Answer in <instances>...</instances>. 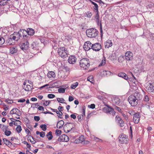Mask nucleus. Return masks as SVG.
Returning a JSON list of instances; mask_svg holds the SVG:
<instances>
[{
  "instance_id": "45",
  "label": "nucleus",
  "mask_w": 154,
  "mask_h": 154,
  "mask_svg": "<svg viewBox=\"0 0 154 154\" xmlns=\"http://www.w3.org/2000/svg\"><path fill=\"white\" fill-rule=\"evenodd\" d=\"M64 139L63 141L64 142H67L69 140V137L67 136L65 134H64Z\"/></svg>"
},
{
  "instance_id": "60",
  "label": "nucleus",
  "mask_w": 154,
  "mask_h": 154,
  "mask_svg": "<svg viewBox=\"0 0 154 154\" xmlns=\"http://www.w3.org/2000/svg\"><path fill=\"white\" fill-rule=\"evenodd\" d=\"M12 40L10 38V37H9L7 41L8 42V43L9 44V45H11L12 44V43L11 42L12 41Z\"/></svg>"
},
{
  "instance_id": "31",
  "label": "nucleus",
  "mask_w": 154,
  "mask_h": 154,
  "mask_svg": "<svg viewBox=\"0 0 154 154\" xmlns=\"http://www.w3.org/2000/svg\"><path fill=\"white\" fill-rule=\"evenodd\" d=\"M64 134H63L61 136H60L57 139V140L58 141H62L64 142L63 140L64 139Z\"/></svg>"
},
{
  "instance_id": "12",
  "label": "nucleus",
  "mask_w": 154,
  "mask_h": 154,
  "mask_svg": "<svg viewBox=\"0 0 154 154\" xmlns=\"http://www.w3.org/2000/svg\"><path fill=\"white\" fill-rule=\"evenodd\" d=\"M133 121L135 123H138L140 120V116L138 112L135 113L134 115Z\"/></svg>"
},
{
  "instance_id": "10",
  "label": "nucleus",
  "mask_w": 154,
  "mask_h": 154,
  "mask_svg": "<svg viewBox=\"0 0 154 154\" xmlns=\"http://www.w3.org/2000/svg\"><path fill=\"white\" fill-rule=\"evenodd\" d=\"M92 46V49L95 51H98L101 48V45L98 43H97L94 44H93Z\"/></svg>"
},
{
  "instance_id": "56",
  "label": "nucleus",
  "mask_w": 154,
  "mask_h": 154,
  "mask_svg": "<svg viewBox=\"0 0 154 154\" xmlns=\"http://www.w3.org/2000/svg\"><path fill=\"white\" fill-rule=\"evenodd\" d=\"M88 107L90 108L93 109L95 107V105L94 104H92L90 105H88Z\"/></svg>"
},
{
  "instance_id": "6",
  "label": "nucleus",
  "mask_w": 154,
  "mask_h": 154,
  "mask_svg": "<svg viewBox=\"0 0 154 154\" xmlns=\"http://www.w3.org/2000/svg\"><path fill=\"white\" fill-rule=\"evenodd\" d=\"M128 140V137L124 134H121L119 137V142L121 143H127Z\"/></svg>"
},
{
  "instance_id": "14",
  "label": "nucleus",
  "mask_w": 154,
  "mask_h": 154,
  "mask_svg": "<svg viewBox=\"0 0 154 154\" xmlns=\"http://www.w3.org/2000/svg\"><path fill=\"white\" fill-rule=\"evenodd\" d=\"M11 114H15L18 116H20L21 113L19 110L17 108H13L10 112Z\"/></svg>"
},
{
  "instance_id": "28",
  "label": "nucleus",
  "mask_w": 154,
  "mask_h": 154,
  "mask_svg": "<svg viewBox=\"0 0 154 154\" xmlns=\"http://www.w3.org/2000/svg\"><path fill=\"white\" fill-rule=\"evenodd\" d=\"M17 49L16 47H13L11 48L10 50V53L12 54H14L17 52Z\"/></svg>"
},
{
  "instance_id": "3",
  "label": "nucleus",
  "mask_w": 154,
  "mask_h": 154,
  "mask_svg": "<svg viewBox=\"0 0 154 154\" xmlns=\"http://www.w3.org/2000/svg\"><path fill=\"white\" fill-rule=\"evenodd\" d=\"M89 60L86 58H83L80 61L79 65L81 68L84 69H88L90 64Z\"/></svg>"
},
{
  "instance_id": "34",
  "label": "nucleus",
  "mask_w": 154,
  "mask_h": 154,
  "mask_svg": "<svg viewBox=\"0 0 154 154\" xmlns=\"http://www.w3.org/2000/svg\"><path fill=\"white\" fill-rule=\"evenodd\" d=\"M5 134L7 136H9L11 134V132L9 130H6V128L5 127Z\"/></svg>"
},
{
  "instance_id": "38",
  "label": "nucleus",
  "mask_w": 154,
  "mask_h": 154,
  "mask_svg": "<svg viewBox=\"0 0 154 154\" xmlns=\"http://www.w3.org/2000/svg\"><path fill=\"white\" fill-rule=\"evenodd\" d=\"M16 130L17 133H20L22 130L21 126L20 125H18L16 128Z\"/></svg>"
},
{
  "instance_id": "15",
  "label": "nucleus",
  "mask_w": 154,
  "mask_h": 154,
  "mask_svg": "<svg viewBox=\"0 0 154 154\" xmlns=\"http://www.w3.org/2000/svg\"><path fill=\"white\" fill-rule=\"evenodd\" d=\"M76 60V58L74 56H70L68 59V62L71 64H74L75 63Z\"/></svg>"
},
{
  "instance_id": "54",
  "label": "nucleus",
  "mask_w": 154,
  "mask_h": 154,
  "mask_svg": "<svg viewBox=\"0 0 154 154\" xmlns=\"http://www.w3.org/2000/svg\"><path fill=\"white\" fill-rule=\"evenodd\" d=\"M82 114L84 116H85V106L82 107Z\"/></svg>"
},
{
  "instance_id": "42",
  "label": "nucleus",
  "mask_w": 154,
  "mask_h": 154,
  "mask_svg": "<svg viewBox=\"0 0 154 154\" xmlns=\"http://www.w3.org/2000/svg\"><path fill=\"white\" fill-rule=\"evenodd\" d=\"M92 15L91 12L90 11L87 12L86 13V16L88 18H91Z\"/></svg>"
},
{
  "instance_id": "29",
  "label": "nucleus",
  "mask_w": 154,
  "mask_h": 154,
  "mask_svg": "<svg viewBox=\"0 0 154 154\" xmlns=\"http://www.w3.org/2000/svg\"><path fill=\"white\" fill-rule=\"evenodd\" d=\"M46 136L49 140H51L53 138L52 133L51 131H49L46 135Z\"/></svg>"
},
{
  "instance_id": "4",
  "label": "nucleus",
  "mask_w": 154,
  "mask_h": 154,
  "mask_svg": "<svg viewBox=\"0 0 154 154\" xmlns=\"http://www.w3.org/2000/svg\"><path fill=\"white\" fill-rule=\"evenodd\" d=\"M58 53L60 56L62 58H65L68 57V51L64 47L59 48L58 49Z\"/></svg>"
},
{
  "instance_id": "21",
  "label": "nucleus",
  "mask_w": 154,
  "mask_h": 154,
  "mask_svg": "<svg viewBox=\"0 0 154 154\" xmlns=\"http://www.w3.org/2000/svg\"><path fill=\"white\" fill-rule=\"evenodd\" d=\"M47 76L49 78H54L55 76V75L54 72L49 71L48 72Z\"/></svg>"
},
{
  "instance_id": "11",
  "label": "nucleus",
  "mask_w": 154,
  "mask_h": 154,
  "mask_svg": "<svg viewBox=\"0 0 154 154\" xmlns=\"http://www.w3.org/2000/svg\"><path fill=\"white\" fill-rule=\"evenodd\" d=\"M125 58L127 60H132L133 58V54L129 51H127L125 54Z\"/></svg>"
},
{
  "instance_id": "18",
  "label": "nucleus",
  "mask_w": 154,
  "mask_h": 154,
  "mask_svg": "<svg viewBox=\"0 0 154 154\" xmlns=\"http://www.w3.org/2000/svg\"><path fill=\"white\" fill-rule=\"evenodd\" d=\"M118 75L119 77L123 78L126 80H127L128 79V77L127 75L124 72L119 73Z\"/></svg>"
},
{
  "instance_id": "40",
  "label": "nucleus",
  "mask_w": 154,
  "mask_h": 154,
  "mask_svg": "<svg viewBox=\"0 0 154 154\" xmlns=\"http://www.w3.org/2000/svg\"><path fill=\"white\" fill-rule=\"evenodd\" d=\"M66 88H60L58 89V91L60 93H64Z\"/></svg>"
},
{
  "instance_id": "49",
  "label": "nucleus",
  "mask_w": 154,
  "mask_h": 154,
  "mask_svg": "<svg viewBox=\"0 0 154 154\" xmlns=\"http://www.w3.org/2000/svg\"><path fill=\"white\" fill-rule=\"evenodd\" d=\"M48 97L49 98H53L55 97V95L53 94H49L48 95Z\"/></svg>"
},
{
  "instance_id": "39",
  "label": "nucleus",
  "mask_w": 154,
  "mask_h": 154,
  "mask_svg": "<svg viewBox=\"0 0 154 154\" xmlns=\"http://www.w3.org/2000/svg\"><path fill=\"white\" fill-rule=\"evenodd\" d=\"M61 132V130L56 129L55 131V134L57 136H59L60 135Z\"/></svg>"
},
{
  "instance_id": "63",
  "label": "nucleus",
  "mask_w": 154,
  "mask_h": 154,
  "mask_svg": "<svg viewBox=\"0 0 154 154\" xmlns=\"http://www.w3.org/2000/svg\"><path fill=\"white\" fill-rule=\"evenodd\" d=\"M38 109L39 110H42V111H44V108L42 106H39L38 107Z\"/></svg>"
},
{
  "instance_id": "46",
  "label": "nucleus",
  "mask_w": 154,
  "mask_h": 154,
  "mask_svg": "<svg viewBox=\"0 0 154 154\" xmlns=\"http://www.w3.org/2000/svg\"><path fill=\"white\" fill-rule=\"evenodd\" d=\"M83 115H79L78 116V119L79 122H80L83 119Z\"/></svg>"
},
{
  "instance_id": "35",
  "label": "nucleus",
  "mask_w": 154,
  "mask_h": 154,
  "mask_svg": "<svg viewBox=\"0 0 154 154\" xmlns=\"http://www.w3.org/2000/svg\"><path fill=\"white\" fill-rule=\"evenodd\" d=\"M41 128H42L43 131H45L47 129V126L45 124H42L40 126Z\"/></svg>"
},
{
  "instance_id": "44",
  "label": "nucleus",
  "mask_w": 154,
  "mask_h": 154,
  "mask_svg": "<svg viewBox=\"0 0 154 154\" xmlns=\"http://www.w3.org/2000/svg\"><path fill=\"white\" fill-rule=\"evenodd\" d=\"M10 38H11L12 40H13L14 41H17L15 35H11L10 36Z\"/></svg>"
},
{
  "instance_id": "59",
  "label": "nucleus",
  "mask_w": 154,
  "mask_h": 154,
  "mask_svg": "<svg viewBox=\"0 0 154 154\" xmlns=\"http://www.w3.org/2000/svg\"><path fill=\"white\" fill-rule=\"evenodd\" d=\"M50 103V101H46L45 102L43 103L44 105L45 106H47L49 105Z\"/></svg>"
},
{
  "instance_id": "37",
  "label": "nucleus",
  "mask_w": 154,
  "mask_h": 154,
  "mask_svg": "<svg viewBox=\"0 0 154 154\" xmlns=\"http://www.w3.org/2000/svg\"><path fill=\"white\" fill-rule=\"evenodd\" d=\"M111 58V59L112 60H115L116 59V55L115 53H112L110 56L109 57Z\"/></svg>"
},
{
  "instance_id": "51",
  "label": "nucleus",
  "mask_w": 154,
  "mask_h": 154,
  "mask_svg": "<svg viewBox=\"0 0 154 154\" xmlns=\"http://www.w3.org/2000/svg\"><path fill=\"white\" fill-rule=\"evenodd\" d=\"M100 32L101 33V37H102V36H103V34H102L103 29H102V26L101 21H100Z\"/></svg>"
},
{
  "instance_id": "32",
  "label": "nucleus",
  "mask_w": 154,
  "mask_h": 154,
  "mask_svg": "<svg viewBox=\"0 0 154 154\" xmlns=\"http://www.w3.org/2000/svg\"><path fill=\"white\" fill-rule=\"evenodd\" d=\"M24 41H27L29 42V41L32 39L31 36L28 35L26 36L23 38Z\"/></svg>"
},
{
  "instance_id": "2",
  "label": "nucleus",
  "mask_w": 154,
  "mask_h": 154,
  "mask_svg": "<svg viewBox=\"0 0 154 154\" xmlns=\"http://www.w3.org/2000/svg\"><path fill=\"white\" fill-rule=\"evenodd\" d=\"M138 97H137V94L135 95H131L128 98V101L130 104L132 106H136L138 101Z\"/></svg>"
},
{
  "instance_id": "62",
  "label": "nucleus",
  "mask_w": 154,
  "mask_h": 154,
  "mask_svg": "<svg viewBox=\"0 0 154 154\" xmlns=\"http://www.w3.org/2000/svg\"><path fill=\"white\" fill-rule=\"evenodd\" d=\"M6 102L8 103H12L13 102V101L12 100H6Z\"/></svg>"
},
{
  "instance_id": "55",
  "label": "nucleus",
  "mask_w": 154,
  "mask_h": 154,
  "mask_svg": "<svg viewBox=\"0 0 154 154\" xmlns=\"http://www.w3.org/2000/svg\"><path fill=\"white\" fill-rule=\"evenodd\" d=\"M34 119L36 121H38L40 119V117L38 116H35Z\"/></svg>"
},
{
  "instance_id": "27",
  "label": "nucleus",
  "mask_w": 154,
  "mask_h": 154,
  "mask_svg": "<svg viewBox=\"0 0 154 154\" xmlns=\"http://www.w3.org/2000/svg\"><path fill=\"white\" fill-rule=\"evenodd\" d=\"M31 47L34 50H36L38 49L37 45L35 42H33L32 44Z\"/></svg>"
},
{
  "instance_id": "23",
  "label": "nucleus",
  "mask_w": 154,
  "mask_h": 154,
  "mask_svg": "<svg viewBox=\"0 0 154 154\" xmlns=\"http://www.w3.org/2000/svg\"><path fill=\"white\" fill-rule=\"evenodd\" d=\"M112 42L111 40H108L105 43V48H109V47H110L112 46Z\"/></svg>"
},
{
  "instance_id": "48",
  "label": "nucleus",
  "mask_w": 154,
  "mask_h": 154,
  "mask_svg": "<svg viewBox=\"0 0 154 154\" xmlns=\"http://www.w3.org/2000/svg\"><path fill=\"white\" fill-rule=\"evenodd\" d=\"M64 129L65 132L66 133H68L71 131V130L70 129V128L68 129V128H66L64 127Z\"/></svg>"
},
{
  "instance_id": "13",
  "label": "nucleus",
  "mask_w": 154,
  "mask_h": 154,
  "mask_svg": "<svg viewBox=\"0 0 154 154\" xmlns=\"http://www.w3.org/2000/svg\"><path fill=\"white\" fill-rule=\"evenodd\" d=\"M146 89L149 92H154V84L153 82L152 84L149 83V85L146 87Z\"/></svg>"
},
{
  "instance_id": "36",
  "label": "nucleus",
  "mask_w": 154,
  "mask_h": 154,
  "mask_svg": "<svg viewBox=\"0 0 154 154\" xmlns=\"http://www.w3.org/2000/svg\"><path fill=\"white\" fill-rule=\"evenodd\" d=\"M5 42V39L2 36H0V45L3 44Z\"/></svg>"
},
{
  "instance_id": "9",
  "label": "nucleus",
  "mask_w": 154,
  "mask_h": 154,
  "mask_svg": "<svg viewBox=\"0 0 154 154\" xmlns=\"http://www.w3.org/2000/svg\"><path fill=\"white\" fill-rule=\"evenodd\" d=\"M115 120L116 122L121 127H122L124 126V123L122 119L120 117L118 116H116Z\"/></svg>"
},
{
  "instance_id": "1",
  "label": "nucleus",
  "mask_w": 154,
  "mask_h": 154,
  "mask_svg": "<svg viewBox=\"0 0 154 154\" xmlns=\"http://www.w3.org/2000/svg\"><path fill=\"white\" fill-rule=\"evenodd\" d=\"M98 31L94 28L88 29L86 31L87 36L91 38L96 37L98 35Z\"/></svg>"
},
{
  "instance_id": "17",
  "label": "nucleus",
  "mask_w": 154,
  "mask_h": 154,
  "mask_svg": "<svg viewBox=\"0 0 154 154\" xmlns=\"http://www.w3.org/2000/svg\"><path fill=\"white\" fill-rule=\"evenodd\" d=\"M121 102L120 99L118 97H115L113 100V104L119 106V103Z\"/></svg>"
},
{
  "instance_id": "64",
  "label": "nucleus",
  "mask_w": 154,
  "mask_h": 154,
  "mask_svg": "<svg viewBox=\"0 0 154 154\" xmlns=\"http://www.w3.org/2000/svg\"><path fill=\"white\" fill-rule=\"evenodd\" d=\"M25 99H20L19 100H18V102H20V103H22L25 102Z\"/></svg>"
},
{
  "instance_id": "5",
  "label": "nucleus",
  "mask_w": 154,
  "mask_h": 154,
  "mask_svg": "<svg viewBox=\"0 0 154 154\" xmlns=\"http://www.w3.org/2000/svg\"><path fill=\"white\" fill-rule=\"evenodd\" d=\"M107 107H105L103 109L104 112L112 114L113 116L115 115L116 112L109 105H107Z\"/></svg>"
},
{
  "instance_id": "50",
  "label": "nucleus",
  "mask_w": 154,
  "mask_h": 154,
  "mask_svg": "<svg viewBox=\"0 0 154 154\" xmlns=\"http://www.w3.org/2000/svg\"><path fill=\"white\" fill-rule=\"evenodd\" d=\"M38 106L39 105L38 103H33L31 106V107L33 108H37Z\"/></svg>"
},
{
  "instance_id": "52",
  "label": "nucleus",
  "mask_w": 154,
  "mask_h": 154,
  "mask_svg": "<svg viewBox=\"0 0 154 154\" xmlns=\"http://www.w3.org/2000/svg\"><path fill=\"white\" fill-rule=\"evenodd\" d=\"M15 121H16L18 122H19V123H14V125H15L17 126H18V125H20L21 124V122L20 121V120H15Z\"/></svg>"
},
{
  "instance_id": "61",
  "label": "nucleus",
  "mask_w": 154,
  "mask_h": 154,
  "mask_svg": "<svg viewBox=\"0 0 154 154\" xmlns=\"http://www.w3.org/2000/svg\"><path fill=\"white\" fill-rule=\"evenodd\" d=\"M74 100V98L73 97L70 96L69 97V102H71Z\"/></svg>"
},
{
  "instance_id": "24",
  "label": "nucleus",
  "mask_w": 154,
  "mask_h": 154,
  "mask_svg": "<svg viewBox=\"0 0 154 154\" xmlns=\"http://www.w3.org/2000/svg\"><path fill=\"white\" fill-rule=\"evenodd\" d=\"M26 91H31L33 88L32 87L31 88V87L29 85L27 84L26 85L24 86L23 88Z\"/></svg>"
},
{
  "instance_id": "19",
  "label": "nucleus",
  "mask_w": 154,
  "mask_h": 154,
  "mask_svg": "<svg viewBox=\"0 0 154 154\" xmlns=\"http://www.w3.org/2000/svg\"><path fill=\"white\" fill-rule=\"evenodd\" d=\"M26 30L28 35L30 36L33 35L35 33L34 30L32 29L29 28L27 29Z\"/></svg>"
},
{
  "instance_id": "41",
  "label": "nucleus",
  "mask_w": 154,
  "mask_h": 154,
  "mask_svg": "<svg viewBox=\"0 0 154 154\" xmlns=\"http://www.w3.org/2000/svg\"><path fill=\"white\" fill-rule=\"evenodd\" d=\"M96 13L94 16V18L96 20L100 19V16L99 15V11H96Z\"/></svg>"
},
{
  "instance_id": "33",
  "label": "nucleus",
  "mask_w": 154,
  "mask_h": 154,
  "mask_svg": "<svg viewBox=\"0 0 154 154\" xmlns=\"http://www.w3.org/2000/svg\"><path fill=\"white\" fill-rule=\"evenodd\" d=\"M57 100L58 102L61 103H65L66 104V103L65 102H63V101H64L65 100L63 98H57Z\"/></svg>"
},
{
  "instance_id": "57",
  "label": "nucleus",
  "mask_w": 154,
  "mask_h": 154,
  "mask_svg": "<svg viewBox=\"0 0 154 154\" xmlns=\"http://www.w3.org/2000/svg\"><path fill=\"white\" fill-rule=\"evenodd\" d=\"M63 69L66 71H69L70 70V69L67 66H64Z\"/></svg>"
},
{
  "instance_id": "30",
  "label": "nucleus",
  "mask_w": 154,
  "mask_h": 154,
  "mask_svg": "<svg viewBox=\"0 0 154 154\" xmlns=\"http://www.w3.org/2000/svg\"><path fill=\"white\" fill-rule=\"evenodd\" d=\"M7 0H2L0 2V6H4L6 5L7 3H8Z\"/></svg>"
},
{
  "instance_id": "8",
  "label": "nucleus",
  "mask_w": 154,
  "mask_h": 154,
  "mask_svg": "<svg viewBox=\"0 0 154 154\" xmlns=\"http://www.w3.org/2000/svg\"><path fill=\"white\" fill-rule=\"evenodd\" d=\"M93 44H91L90 41H87L86 42L83 46L84 49L86 51H88L91 48L92 49V46Z\"/></svg>"
},
{
  "instance_id": "47",
  "label": "nucleus",
  "mask_w": 154,
  "mask_h": 154,
  "mask_svg": "<svg viewBox=\"0 0 154 154\" xmlns=\"http://www.w3.org/2000/svg\"><path fill=\"white\" fill-rule=\"evenodd\" d=\"M115 106V109L117 110L120 113L122 112V110L120 107L116 106Z\"/></svg>"
},
{
  "instance_id": "22",
  "label": "nucleus",
  "mask_w": 154,
  "mask_h": 154,
  "mask_svg": "<svg viewBox=\"0 0 154 154\" xmlns=\"http://www.w3.org/2000/svg\"><path fill=\"white\" fill-rule=\"evenodd\" d=\"M74 125V124L72 123H67L65 125L64 127L66 128H68V129L70 128L71 130L73 128Z\"/></svg>"
},
{
  "instance_id": "20",
  "label": "nucleus",
  "mask_w": 154,
  "mask_h": 154,
  "mask_svg": "<svg viewBox=\"0 0 154 154\" xmlns=\"http://www.w3.org/2000/svg\"><path fill=\"white\" fill-rule=\"evenodd\" d=\"M64 122L62 120L59 121L57 124V127L58 128H60L64 125Z\"/></svg>"
},
{
  "instance_id": "7",
  "label": "nucleus",
  "mask_w": 154,
  "mask_h": 154,
  "mask_svg": "<svg viewBox=\"0 0 154 154\" xmlns=\"http://www.w3.org/2000/svg\"><path fill=\"white\" fill-rule=\"evenodd\" d=\"M29 47V42L27 41H23V42L20 46V48L24 51H25L28 49Z\"/></svg>"
},
{
  "instance_id": "25",
  "label": "nucleus",
  "mask_w": 154,
  "mask_h": 154,
  "mask_svg": "<svg viewBox=\"0 0 154 154\" xmlns=\"http://www.w3.org/2000/svg\"><path fill=\"white\" fill-rule=\"evenodd\" d=\"M3 140V142L5 144L8 146V147L11 146L12 143H11V142L9 140L6 138H4Z\"/></svg>"
},
{
  "instance_id": "58",
  "label": "nucleus",
  "mask_w": 154,
  "mask_h": 154,
  "mask_svg": "<svg viewBox=\"0 0 154 154\" xmlns=\"http://www.w3.org/2000/svg\"><path fill=\"white\" fill-rule=\"evenodd\" d=\"M144 101L147 102L149 100V98L148 97L147 95H146L144 98Z\"/></svg>"
},
{
  "instance_id": "16",
  "label": "nucleus",
  "mask_w": 154,
  "mask_h": 154,
  "mask_svg": "<svg viewBox=\"0 0 154 154\" xmlns=\"http://www.w3.org/2000/svg\"><path fill=\"white\" fill-rule=\"evenodd\" d=\"M19 31L20 34L21 35L22 37L23 36V39L28 35L27 30L25 29H20Z\"/></svg>"
},
{
  "instance_id": "53",
  "label": "nucleus",
  "mask_w": 154,
  "mask_h": 154,
  "mask_svg": "<svg viewBox=\"0 0 154 154\" xmlns=\"http://www.w3.org/2000/svg\"><path fill=\"white\" fill-rule=\"evenodd\" d=\"M40 136L42 137H44L45 136V133L42 131L40 132Z\"/></svg>"
},
{
  "instance_id": "26",
  "label": "nucleus",
  "mask_w": 154,
  "mask_h": 154,
  "mask_svg": "<svg viewBox=\"0 0 154 154\" xmlns=\"http://www.w3.org/2000/svg\"><path fill=\"white\" fill-rule=\"evenodd\" d=\"M14 35H15L17 40L18 41L19 39H20L22 37L20 34V31L18 32H14Z\"/></svg>"
},
{
  "instance_id": "43",
  "label": "nucleus",
  "mask_w": 154,
  "mask_h": 154,
  "mask_svg": "<svg viewBox=\"0 0 154 154\" xmlns=\"http://www.w3.org/2000/svg\"><path fill=\"white\" fill-rule=\"evenodd\" d=\"M94 9L95 11H98V5L96 3H95V4L94 5Z\"/></svg>"
}]
</instances>
